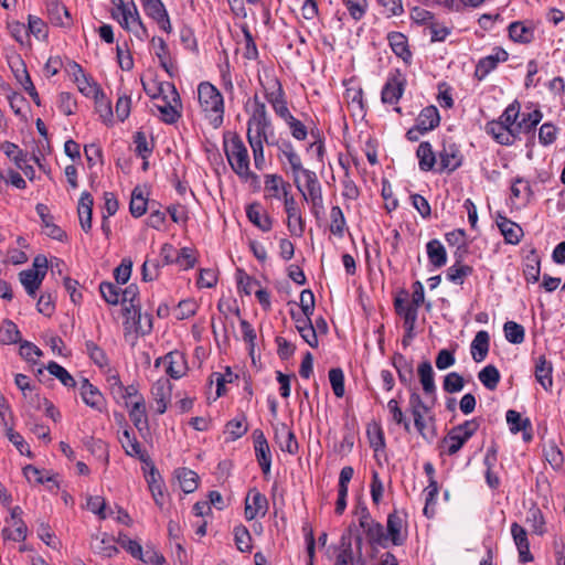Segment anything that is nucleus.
Listing matches in <instances>:
<instances>
[{
    "mask_svg": "<svg viewBox=\"0 0 565 565\" xmlns=\"http://www.w3.org/2000/svg\"><path fill=\"white\" fill-rule=\"evenodd\" d=\"M224 151L232 170L244 181L256 180L249 169V156L246 146L237 134L224 137Z\"/></svg>",
    "mask_w": 565,
    "mask_h": 565,
    "instance_id": "f257e3e1",
    "label": "nucleus"
},
{
    "mask_svg": "<svg viewBox=\"0 0 565 565\" xmlns=\"http://www.w3.org/2000/svg\"><path fill=\"white\" fill-rule=\"evenodd\" d=\"M200 107L214 128H218L224 119V99L220 90L209 82L198 86Z\"/></svg>",
    "mask_w": 565,
    "mask_h": 565,
    "instance_id": "f03ea898",
    "label": "nucleus"
},
{
    "mask_svg": "<svg viewBox=\"0 0 565 565\" xmlns=\"http://www.w3.org/2000/svg\"><path fill=\"white\" fill-rule=\"evenodd\" d=\"M287 161L290 164L297 189L307 202L312 203V210L316 214V200L318 199L316 191V172L305 169L301 164L299 156L296 152L289 153Z\"/></svg>",
    "mask_w": 565,
    "mask_h": 565,
    "instance_id": "7ed1b4c3",
    "label": "nucleus"
},
{
    "mask_svg": "<svg viewBox=\"0 0 565 565\" xmlns=\"http://www.w3.org/2000/svg\"><path fill=\"white\" fill-rule=\"evenodd\" d=\"M270 127L271 122L265 103L259 99L258 95H254L253 109L247 121V140H259L269 145L267 131Z\"/></svg>",
    "mask_w": 565,
    "mask_h": 565,
    "instance_id": "20e7f679",
    "label": "nucleus"
},
{
    "mask_svg": "<svg viewBox=\"0 0 565 565\" xmlns=\"http://www.w3.org/2000/svg\"><path fill=\"white\" fill-rule=\"evenodd\" d=\"M438 158L439 167L436 170L437 172L447 171L451 173L462 164V154L459 147L454 142H445L438 153Z\"/></svg>",
    "mask_w": 565,
    "mask_h": 565,
    "instance_id": "39448f33",
    "label": "nucleus"
},
{
    "mask_svg": "<svg viewBox=\"0 0 565 565\" xmlns=\"http://www.w3.org/2000/svg\"><path fill=\"white\" fill-rule=\"evenodd\" d=\"M509 58L508 52L502 47H494L491 54L480 58L476 65L475 76L482 81L493 70L497 68L498 64L501 62H505Z\"/></svg>",
    "mask_w": 565,
    "mask_h": 565,
    "instance_id": "423d86ee",
    "label": "nucleus"
},
{
    "mask_svg": "<svg viewBox=\"0 0 565 565\" xmlns=\"http://www.w3.org/2000/svg\"><path fill=\"white\" fill-rule=\"evenodd\" d=\"M387 541L390 540L393 545L401 546L407 539L406 520L405 515L393 512L387 516Z\"/></svg>",
    "mask_w": 565,
    "mask_h": 565,
    "instance_id": "0eeeda50",
    "label": "nucleus"
},
{
    "mask_svg": "<svg viewBox=\"0 0 565 565\" xmlns=\"http://www.w3.org/2000/svg\"><path fill=\"white\" fill-rule=\"evenodd\" d=\"M111 18L117 20L122 29L131 32L136 22H139L140 14L135 2L125 3L124 0H118L117 9L111 11Z\"/></svg>",
    "mask_w": 565,
    "mask_h": 565,
    "instance_id": "6e6552de",
    "label": "nucleus"
},
{
    "mask_svg": "<svg viewBox=\"0 0 565 565\" xmlns=\"http://www.w3.org/2000/svg\"><path fill=\"white\" fill-rule=\"evenodd\" d=\"M292 319L295 320L296 329L300 333L301 338L312 348L318 347V333L311 321L310 316L313 312H292Z\"/></svg>",
    "mask_w": 565,
    "mask_h": 565,
    "instance_id": "1a4fd4ad",
    "label": "nucleus"
},
{
    "mask_svg": "<svg viewBox=\"0 0 565 565\" xmlns=\"http://www.w3.org/2000/svg\"><path fill=\"white\" fill-rule=\"evenodd\" d=\"M146 14L153 19L159 28L167 33L172 31L170 19L161 0H141Z\"/></svg>",
    "mask_w": 565,
    "mask_h": 565,
    "instance_id": "9d476101",
    "label": "nucleus"
},
{
    "mask_svg": "<svg viewBox=\"0 0 565 565\" xmlns=\"http://www.w3.org/2000/svg\"><path fill=\"white\" fill-rule=\"evenodd\" d=\"M93 552L102 557L110 558L118 554L116 539L107 533L94 534L90 540Z\"/></svg>",
    "mask_w": 565,
    "mask_h": 565,
    "instance_id": "9b49d317",
    "label": "nucleus"
},
{
    "mask_svg": "<svg viewBox=\"0 0 565 565\" xmlns=\"http://www.w3.org/2000/svg\"><path fill=\"white\" fill-rule=\"evenodd\" d=\"M253 437L257 461L262 468L263 473L268 475L270 472L271 466V456L268 443L263 431L259 429L254 430Z\"/></svg>",
    "mask_w": 565,
    "mask_h": 565,
    "instance_id": "f8f14e48",
    "label": "nucleus"
},
{
    "mask_svg": "<svg viewBox=\"0 0 565 565\" xmlns=\"http://www.w3.org/2000/svg\"><path fill=\"white\" fill-rule=\"evenodd\" d=\"M268 508V501L264 494L257 490H250L245 500V518L250 521L258 515H265Z\"/></svg>",
    "mask_w": 565,
    "mask_h": 565,
    "instance_id": "ddd939ff",
    "label": "nucleus"
},
{
    "mask_svg": "<svg viewBox=\"0 0 565 565\" xmlns=\"http://www.w3.org/2000/svg\"><path fill=\"white\" fill-rule=\"evenodd\" d=\"M172 385L168 379H159L151 387V395L156 403V412L163 414L171 398Z\"/></svg>",
    "mask_w": 565,
    "mask_h": 565,
    "instance_id": "4468645a",
    "label": "nucleus"
},
{
    "mask_svg": "<svg viewBox=\"0 0 565 565\" xmlns=\"http://www.w3.org/2000/svg\"><path fill=\"white\" fill-rule=\"evenodd\" d=\"M275 430V443L280 448L281 451L294 455L298 450V443L295 438L294 433L290 428L284 424L279 423L274 426Z\"/></svg>",
    "mask_w": 565,
    "mask_h": 565,
    "instance_id": "2eb2a0df",
    "label": "nucleus"
},
{
    "mask_svg": "<svg viewBox=\"0 0 565 565\" xmlns=\"http://www.w3.org/2000/svg\"><path fill=\"white\" fill-rule=\"evenodd\" d=\"M511 534L519 552V561L521 563L532 562L533 555L530 552V543L525 529L514 522L511 524Z\"/></svg>",
    "mask_w": 565,
    "mask_h": 565,
    "instance_id": "dca6fc26",
    "label": "nucleus"
},
{
    "mask_svg": "<svg viewBox=\"0 0 565 565\" xmlns=\"http://www.w3.org/2000/svg\"><path fill=\"white\" fill-rule=\"evenodd\" d=\"M120 303L124 306L122 313L126 319V324H128L130 322L131 312L140 309L139 288L137 285L131 284L124 290L121 289Z\"/></svg>",
    "mask_w": 565,
    "mask_h": 565,
    "instance_id": "f3484780",
    "label": "nucleus"
},
{
    "mask_svg": "<svg viewBox=\"0 0 565 565\" xmlns=\"http://www.w3.org/2000/svg\"><path fill=\"white\" fill-rule=\"evenodd\" d=\"M486 131L492 136L494 140L503 146H511L515 139V129H508L499 120L489 121L486 125Z\"/></svg>",
    "mask_w": 565,
    "mask_h": 565,
    "instance_id": "a211bd4d",
    "label": "nucleus"
},
{
    "mask_svg": "<svg viewBox=\"0 0 565 565\" xmlns=\"http://www.w3.org/2000/svg\"><path fill=\"white\" fill-rule=\"evenodd\" d=\"M152 316L149 313H141V310L138 309L130 315V322L126 324L124 322L125 330L130 331L134 330L137 334L146 335L149 334L152 330Z\"/></svg>",
    "mask_w": 565,
    "mask_h": 565,
    "instance_id": "6ab92c4d",
    "label": "nucleus"
},
{
    "mask_svg": "<svg viewBox=\"0 0 565 565\" xmlns=\"http://www.w3.org/2000/svg\"><path fill=\"white\" fill-rule=\"evenodd\" d=\"M94 200L90 193L83 192L78 201V218L82 230L88 233L92 228V215H93Z\"/></svg>",
    "mask_w": 565,
    "mask_h": 565,
    "instance_id": "aec40b11",
    "label": "nucleus"
},
{
    "mask_svg": "<svg viewBox=\"0 0 565 565\" xmlns=\"http://www.w3.org/2000/svg\"><path fill=\"white\" fill-rule=\"evenodd\" d=\"M396 312L403 317L404 327L407 330V334L413 338V331L415 328V323L417 320L418 311L414 305H405V301L402 298H396L394 301Z\"/></svg>",
    "mask_w": 565,
    "mask_h": 565,
    "instance_id": "412c9836",
    "label": "nucleus"
},
{
    "mask_svg": "<svg viewBox=\"0 0 565 565\" xmlns=\"http://www.w3.org/2000/svg\"><path fill=\"white\" fill-rule=\"evenodd\" d=\"M35 210L45 227V234L53 239L62 242L66 237V234L60 226L53 223V216L50 214L47 206L39 203Z\"/></svg>",
    "mask_w": 565,
    "mask_h": 565,
    "instance_id": "4be33fe9",
    "label": "nucleus"
},
{
    "mask_svg": "<svg viewBox=\"0 0 565 565\" xmlns=\"http://www.w3.org/2000/svg\"><path fill=\"white\" fill-rule=\"evenodd\" d=\"M415 124L417 125V128L422 129V131L429 132L434 130L440 124L439 110L434 105L423 108L417 116Z\"/></svg>",
    "mask_w": 565,
    "mask_h": 565,
    "instance_id": "5701e85b",
    "label": "nucleus"
},
{
    "mask_svg": "<svg viewBox=\"0 0 565 565\" xmlns=\"http://www.w3.org/2000/svg\"><path fill=\"white\" fill-rule=\"evenodd\" d=\"M119 441L126 452L130 457H137L143 462H147L148 456L142 450L140 443L135 437L134 433L129 429H125L119 437Z\"/></svg>",
    "mask_w": 565,
    "mask_h": 565,
    "instance_id": "b1692460",
    "label": "nucleus"
},
{
    "mask_svg": "<svg viewBox=\"0 0 565 565\" xmlns=\"http://www.w3.org/2000/svg\"><path fill=\"white\" fill-rule=\"evenodd\" d=\"M163 361L167 364L166 372L172 379H180L185 374L186 364L182 353L178 351L169 352L163 356Z\"/></svg>",
    "mask_w": 565,
    "mask_h": 565,
    "instance_id": "393cba45",
    "label": "nucleus"
},
{
    "mask_svg": "<svg viewBox=\"0 0 565 565\" xmlns=\"http://www.w3.org/2000/svg\"><path fill=\"white\" fill-rule=\"evenodd\" d=\"M423 391L427 396L436 398V384L434 379V370L429 361H423L417 369Z\"/></svg>",
    "mask_w": 565,
    "mask_h": 565,
    "instance_id": "a878e982",
    "label": "nucleus"
},
{
    "mask_svg": "<svg viewBox=\"0 0 565 565\" xmlns=\"http://www.w3.org/2000/svg\"><path fill=\"white\" fill-rule=\"evenodd\" d=\"M416 157L420 171L428 172L434 170L436 166V154L430 142L422 141L417 147Z\"/></svg>",
    "mask_w": 565,
    "mask_h": 565,
    "instance_id": "bb28decb",
    "label": "nucleus"
},
{
    "mask_svg": "<svg viewBox=\"0 0 565 565\" xmlns=\"http://www.w3.org/2000/svg\"><path fill=\"white\" fill-rule=\"evenodd\" d=\"M387 40L392 51L401 57L404 62H409L412 53L408 49L407 38L401 32H391L387 35Z\"/></svg>",
    "mask_w": 565,
    "mask_h": 565,
    "instance_id": "cd10ccee",
    "label": "nucleus"
},
{
    "mask_svg": "<svg viewBox=\"0 0 565 565\" xmlns=\"http://www.w3.org/2000/svg\"><path fill=\"white\" fill-rule=\"evenodd\" d=\"M285 201V210L288 215V227L291 234L301 235L303 232L302 221L298 214L296 202L292 196L286 195L282 198Z\"/></svg>",
    "mask_w": 565,
    "mask_h": 565,
    "instance_id": "c85d7f7f",
    "label": "nucleus"
},
{
    "mask_svg": "<svg viewBox=\"0 0 565 565\" xmlns=\"http://www.w3.org/2000/svg\"><path fill=\"white\" fill-rule=\"evenodd\" d=\"M508 31L510 39L518 43H530L534 39V29L522 21L510 23Z\"/></svg>",
    "mask_w": 565,
    "mask_h": 565,
    "instance_id": "c756f323",
    "label": "nucleus"
},
{
    "mask_svg": "<svg viewBox=\"0 0 565 565\" xmlns=\"http://www.w3.org/2000/svg\"><path fill=\"white\" fill-rule=\"evenodd\" d=\"M489 342L490 338L487 331L481 330L475 335L471 342L470 352L472 359L477 363L482 362L487 358L489 352Z\"/></svg>",
    "mask_w": 565,
    "mask_h": 565,
    "instance_id": "7c9ffc66",
    "label": "nucleus"
},
{
    "mask_svg": "<svg viewBox=\"0 0 565 565\" xmlns=\"http://www.w3.org/2000/svg\"><path fill=\"white\" fill-rule=\"evenodd\" d=\"M426 253L429 263L435 268H440L447 264V252L445 246L438 239H430L426 244Z\"/></svg>",
    "mask_w": 565,
    "mask_h": 565,
    "instance_id": "2f4dec72",
    "label": "nucleus"
},
{
    "mask_svg": "<svg viewBox=\"0 0 565 565\" xmlns=\"http://www.w3.org/2000/svg\"><path fill=\"white\" fill-rule=\"evenodd\" d=\"M79 391L82 399L87 406L100 409L103 395L87 379L82 380Z\"/></svg>",
    "mask_w": 565,
    "mask_h": 565,
    "instance_id": "473e14b6",
    "label": "nucleus"
},
{
    "mask_svg": "<svg viewBox=\"0 0 565 565\" xmlns=\"http://www.w3.org/2000/svg\"><path fill=\"white\" fill-rule=\"evenodd\" d=\"M19 279L26 294L34 297L44 279V274L42 271L36 273L34 269H25L19 274Z\"/></svg>",
    "mask_w": 565,
    "mask_h": 565,
    "instance_id": "72a5a7b5",
    "label": "nucleus"
},
{
    "mask_svg": "<svg viewBox=\"0 0 565 565\" xmlns=\"http://www.w3.org/2000/svg\"><path fill=\"white\" fill-rule=\"evenodd\" d=\"M129 417H130L131 422L134 423L135 427L139 431L148 429L146 404H145V398L142 396H139V399H136L131 404V408L129 411Z\"/></svg>",
    "mask_w": 565,
    "mask_h": 565,
    "instance_id": "f704fd0d",
    "label": "nucleus"
},
{
    "mask_svg": "<svg viewBox=\"0 0 565 565\" xmlns=\"http://www.w3.org/2000/svg\"><path fill=\"white\" fill-rule=\"evenodd\" d=\"M497 223L507 243L518 244L520 242L523 231L516 223L504 216H500V221Z\"/></svg>",
    "mask_w": 565,
    "mask_h": 565,
    "instance_id": "c9c22d12",
    "label": "nucleus"
},
{
    "mask_svg": "<svg viewBox=\"0 0 565 565\" xmlns=\"http://www.w3.org/2000/svg\"><path fill=\"white\" fill-rule=\"evenodd\" d=\"M288 188H290V185L286 183L280 175L269 174L266 177L265 191L269 196L282 199L288 195Z\"/></svg>",
    "mask_w": 565,
    "mask_h": 565,
    "instance_id": "e433bc0d",
    "label": "nucleus"
},
{
    "mask_svg": "<svg viewBox=\"0 0 565 565\" xmlns=\"http://www.w3.org/2000/svg\"><path fill=\"white\" fill-rule=\"evenodd\" d=\"M552 363L545 356H540L535 364V377L544 390H550L553 385Z\"/></svg>",
    "mask_w": 565,
    "mask_h": 565,
    "instance_id": "4c0bfd02",
    "label": "nucleus"
},
{
    "mask_svg": "<svg viewBox=\"0 0 565 565\" xmlns=\"http://www.w3.org/2000/svg\"><path fill=\"white\" fill-rule=\"evenodd\" d=\"M393 365L397 371L399 381L405 385H411L414 377L412 363L403 354L396 353L393 356Z\"/></svg>",
    "mask_w": 565,
    "mask_h": 565,
    "instance_id": "58836bf2",
    "label": "nucleus"
},
{
    "mask_svg": "<svg viewBox=\"0 0 565 565\" xmlns=\"http://www.w3.org/2000/svg\"><path fill=\"white\" fill-rule=\"evenodd\" d=\"M473 269L469 265H465L460 259L456 260L446 270V279L456 285H462L466 277L472 274Z\"/></svg>",
    "mask_w": 565,
    "mask_h": 565,
    "instance_id": "ea45409f",
    "label": "nucleus"
},
{
    "mask_svg": "<svg viewBox=\"0 0 565 565\" xmlns=\"http://www.w3.org/2000/svg\"><path fill=\"white\" fill-rule=\"evenodd\" d=\"M403 92V83L397 78H390L382 89V102L386 104H395L402 97Z\"/></svg>",
    "mask_w": 565,
    "mask_h": 565,
    "instance_id": "a19ab883",
    "label": "nucleus"
},
{
    "mask_svg": "<svg viewBox=\"0 0 565 565\" xmlns=\"http://www.w3.org/2000/svg\"><path fill=\"white\" fill-rule=\"evenodd\" d=\"M175 476L183 492L191 493L198 488L199 476L193 470L188 468H179L175 471Z\"/></svg>",
    "mask_w": 565,
    "mask_h": 565,
    "instance_id": "79ce46f5",
    "label": "nucleus"
},
{
    "mask_svg": "<svg viewBox=\"0 0 565 565\" xmlns=\"http://www.w3.org/2000/svg\"><path fill=\"white\" fill-rule=\"evenodd\" d=\"M78 90L86 97H98L102 95L99 85L85 72L73 81Z\"/></svg>",
    "mask_w": 565,
    "mask_h": 565,
    "instance_id": "37998d69",
    "label": "nucleus"
},
{
    "mask_svg": "<svg viewBox=\"0 0 565 565\" xmlns=\"http://www.w3.org/2000/svg\"><path fill=\"white\" fill-rule=\"evenodd\" d=\"M467 441L468 439L463 435L457 433L456 428H451L443 440V447L446 454L452 456L457 454Z\"/></svg>",
    "mask_w": 565,
    "mask_h": 565,
    "instance_id": "c03bdc74",
    "label": "nucleus"
},
{
    "mask_svg": "<svg viewBox=\"0 0 565 565\" xmlns=\"http://www.w3.org/2000/svg\"><path fill=\"white\" fill-rule=\"evenodd\" d=\"M246 214L248 220L264 232H267L271 227L270 218L263 214L260 205L250 204L247 206Z\"/></svg>",
    "mask_w": 565,
    "mask_h": 565,
    "instance_id": "a18cd8bd",
    "label": "nucleus"
},
{
    "mask_svg": "<svg viewBox=\"0 0 565 565\" xmlns=\"http://www.w3.org/2000/svg\"><path fill=\"white\" fill-rule=\"evenodd\" d=\"M478 379L486 388L493 391L497 388L501 375L494 365L488 364L478 373Z\"/></svg>",
    "mask_w": 565,
    "mask_h": 565,
    "instance_id": "49530a36",
    "label": "nucleus"
},
{
    "mask_svg": "<svg viewBox=\"0 0 565 565\" xmlns=\"http://www.w3.org/2000/svg\"><path fill=\"white\" fill-rule=\"evenodd\" d=\"M147 481L156 504L162 507L164 501L162 482L154 467L151 468Z\"/></svg>",
    "mask_w": 565,
    "mask_h": 565,
    "instance_id": "de8ad7c7",
    "label": "nucleus"
},
{
    "mask_svg": "<svg viewBox=\"0 0 565 565\" xmlns=\"http://www.w3.org/2000/svg\"><path fill=\"white\" fill-rule=\"evenodd\" d=\"M366 534V537L371 544H376L382 547H386L387 536L384 533V529L382 524L373 521L366 525V527H362Z\"/></svg>",
    "mask_w": 565,
    "mask_h": 565,
    "instance_id": "09e8293b",
    "label": "nucleus"
},
{
    "mask_svg": "<svg viewBox=\"0 0 565 565\" xmlns=\"http://www.w3.org/2000/svg\"><path fill=\"white\" fill-rule=\"evenodd\" d=\"M148 200L143 196L142 190L137 186L132 190L129 210L132 216L140 217L147 211Z\"/></svg>",
    "mask_w": 565,
    "mask_h": 565,
    "instance_id": "8fccbe9b",
    "label": "nucleus"
},
{
    "mask_svg": "<svg viewBox=\"0 0 565 565\" xmlns=\"http://www.w3.org/2000/svg\"><path fill=\"white\" fill-rule=\"evenodd\" d=\"M302 533L306 543V565H313L316 554V540L312 525L309 523H305L302 526Z\"/></svg>",
    "mask_w": 565,
    "mask_h": 565,
    "instance_id": "3c124183",
    "label": "nucleus"
},
{
    "mask_svg": "<svg viewBox=\"0 0 565 565\" xmlns=\"http://www.w3.org/2000/svg\"><path fill=\"white\" fill-rule=\"evenodd\" d=\"M265 89L266 100L273 105L280 99L285 98V93L280 82L276 77L267 78L266 84H263Z\"/></svg>",
    "mask_w": 565,
    "mask_h": 565,
    "instance_id": "603ef678",
    "label": "nucleus"
},
{
    "mask_svg": "<svg viewBox=\"0 0 565 565\" xmlns=\"http://www.w3.org/2000/svg\"><path fill=\"white\" fill-rule=\"evenodd\" d=\"M329 383L335 397L341 398L345 394L344 373L341 367H332L328 374Z\"/></svg>",
    "mask_w": 565,
    "mask_h": 565,
    "instance_id": "864d4df0",
    "label": "nucleus"
},
{
    "mask_svg": "<svg viewBox=\"0 0 565 565\" xmlns=\"http://www.w3.org/2000/svg\"><path fill=\"white\" fill-rule=\"evenodd\" d=\"M505 418L512 434L525 431L527 428H531L530 419H522L521 414L514 409H509L505 414Z\"/></svg>",
    "mask_w": 565,
    "mask_h": 565,
    "instance_id": "5fc2aeb1",
    "label": "nucleus"
},
{
    "mask_svg": "<svg viewBox=\"0 0 565 565\" xmlns=\"http://www.w3.org/2000/svg\"><path fill=\"white\" fill-rule=\"evenodd\" d=\"M99 291L103 299L111 306L120 303L121 288L109 281H103L99 285Z\"/></svg>",
    "mask_w": 565,
    "mask_h": 565,
    "instance_id": "6e6d98bb",
    "label": "nucleus"
},
{
    "mask_svg": "<svg viewBox=\"0 0 565 565\" xmlns=\"http://www.w3.org/2000/svg\"><path fill=\"white\" fill-rule=\"evenodd\" d=\"M21 339L20 331L14 322L4 320L0 327V341L6 344L17 343Z\"/></svg>",
    "mask_w": 565,
    "mask_h": 565,
    "instance_id": "4d7b16f0",
    "label": "nucleus"
},
{
    "mask_svg": "<svg viewBox=\"0 0 565 565\" xmlns=\"http://www.w3.org/2000/svg\"><path fill=\"white\" fill-rule=\"evenodd\" d=\"M46 370L49 371V373L51 375H53L56 379H58L60 382L64 386H66V387H75L76 382H75L74 377L68 373V371L65 367H63L58 363H56L54 361H51L47 364Z\"/></svg>",
    "mask_w": 565,
    "mask_h": 565,
    "instance_id": "13d9d810",
    "label": "nucleus"
},
{
    "mask_svg": "<svg viewBox=\"0 0 565 565\" xmlns=\"http://www.w3.org/2000/svg\"><path fill=\"white\" fill-rule=\"evenodd\" d=\"M503 331L505 339L512 344H520L524 341V328L514 321H507Z\"/></svg>",
    "mask_w": 565,
    "mask_h": 565,
    "instance_id": "bf43d9fd",
    "label": "nucleus"
},
{
    "mask_svg": "<svg viewBox=\"0 0 565 565\" xmlns=\"http://www.w3.org/2000/svg\"><path fill=\"white\" fill-rule=\"evenodd\" d=\"M0 149L4 152V154L13 160L14 164L21 167L22 163L28 162L26 153L23 152L15 143L10 141H4L1 143Z\"/></svg>",
    "mask_w": 565,
    "mask_h": 565,
    "instance_id": "052dcab7",
    "label": "nucleus"
},
{
    "mask_svg": "<svg viewBox=\"0 0 565 565\" xmlns=\"http://www.w3.org/2000/svg\"><path fill=\"white\" fill-rule=\"evenodd\" d=\"M47 13L51 23L54 25H65L62 15H64L66 19L70 18L67 9L64 6L60 4L57 1H52L47 3Z\"/></svg>",
    "mask_w": 565,
    "mask_h": 565,
    "instance_id": "680f3d73",
    "label": "nucleus"
},
{
    "mask_svg": "<svg viewBox=\"0 0 565 565\" xmlns=\"http://www.w3.org/2000/svg\"><path fill=\"white\" fill-rule=\"evenodd\" d=\"M542 113L535 109L529 114H524L522 120L516 125V132L523 130L524 132H531L536 125L542 120Z\"/></svg>",
    "mask_w": 565,
    "mask_h": 565,
    "instance_id": "e2e57ef3",
    "label": "nucleus"
},
{
    "mask_svg": "<svg viewBox=\"0 0 565 565\" xmlns=\"http://www.w3.org/2000/svg\"><path fill=\"white\" fill-rule=\"evenodd\" d=\"M520 114V104L518 102H513L510 104L502 115L499 117V121L502 122L508 129H515L513 127Z\"/></svg>",
    "mask_w": 565,
    "mask_h": 565,
    "instance_id": "0e129e2a",
    "label": "nucleus"
},
{
    "mask_svg": "<svg viewBox=\"0 0 565 565\" xmlns=\"http://www.w3.org/2000/svg\"><path fill=\"white\" fill-rule=\"evenodd\" d=\"M14 529H3L2 534L6 539L14 541V542H21L26 539L28 527L22 519H19L13 523Z\"/></svg>",
    "mask_w": 565,
    "mask_h": 565,
    "instance_id": "69168bd1",
    "label": "nucleus"
},
{
    "mask_svg": "<svg viewBox=\"0 0 565 565\" xmlns=\"http://www.w3.org/2000/svg\"><path fill=\"white\" fill-rule=\"evenodd\" d=\"M463 386V377L457 372H450L444 379L443 388L447 393L460 392Z\"/></svg>",
    "mask_w": 565,
    "mask_h": 565,
    "instance_id": "338daca9",
    "label": "nucleus"
},
{
    "mask_svg": "<svg viewBox=\"0 0 565 565\" xmlns=\"http://www.w3.org/2000/svg\"><path fill=\"white\" fill-rule=\"evenodd\" d=\"M32 33L38 39L47 38V26L45 22L35 15H29L28 18V33Z\"/></svg>",
    "mask_w": 565,
    "mask_h": 565,
    "instance_id": "774afa93",
    "label": "nucleus"
}]
</instances>
